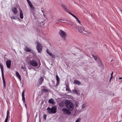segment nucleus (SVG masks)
Listing matches in <instances>:
<instances>
[{"label":"nucleus","mask_w":122,"mask_h":122,"mask_svg":"<svg viewBox=\"0 0 122 122\" xmlns=\"http://www.w3.org/2000/svg\"><path fill=\"white\" fill-rule=\"evenodd\" d=\"M66 107L69 110L71 111L73 108V105L72 103L66 100L65 102Z\"/></svg>","instance_id":"1"},{"label":"nucleus","mask_w":122,"mask_h":122,"mask_svg":"<svg viewBox=\"0 0 122 122\" xmlns=\"http://www.w3.org/2000/svg\"><path fill=\"white\" fill-rule=\"evenodd\" d=\"M56 107L55 106H54L51 108L48 107L47 109V112L49 114L55 113L56 112Z\"/></svg>","instance_id":"2"},{"label":"nucleus","mask_w":122,"mask_h":122,"mask_svg":"<svg viewBox=\"0 0 122 122\" xmlns=\"http://www.w3.org/2000/svg\"><path fill=\"white\" fill-rule=\"evenodd\" d=\"M26 1L29 6L30 7V10L32 12V14L34 15L35 11V10L34 7L32 6V4L30 0H26Z\"/></svg>","instance_id":"3"},{"label":"nucleus","mask_w":122,"mask_h":122,"mask_svg":"<svg viewBox=\"0 0 122 122\" xmlns=\"http://www.w3.org/2000/svg\"><path fill=\"white\" fill-rule=\"evenodd\" d=\"M44 19L42 21L41 20H38L36 22V24L37 26H41L44 25L45 21L46 18H44Z\"/></svg>","instance_id":"4"},{"label":"nucleus","mask_w":122,"mask_h":122,"mask_svg":"<svg viewBox=\"0 0 122 122\" xmlns=\"http://www.w3.org/2000/svg\"><path fill=\"white\" fill-rule=\"evenodd\" d=\"M37 44L36 46V48L38 52L41 53L42 51V45L38 42H37Z\"/></svg>","instance_id":"5"},{"label":"nucleus","mask_w":122,"mask_h":122,"mask_svg":"<svg viewBox=\"0 0 122 122\" xmlns=\"http://www.w3.org/2000/svg\"><path fill=\"white\" fill-rule=\"evenodd\" d=\"M62 111H63L64 114L66 115H70L71 114V112L69 109L66 108H63Z\"/></svg>","instance_id":"6"},{"label":"nucleus","mask_w":122,"mask_h":122,"mask_svg":"<svg viewBox=\"0 0 122 122\" xmlns=\"http://www.w3.org/2000/svg\"><path fill=\"white\" fill-rule=\"evenodd\" d=\"M30 64L33 66H36L37 65V63L35 60L32 59L30 60L29 61Z\"/></svg>","instance_id":"7"},{"label":"nucleus","mask_w":122,"mask_h":122,"mask_svg":"<svg viewBox=\"0 0 122 122\" xmlns=\"http://www.w3.org/2000/svg\"><path fill=\"white\" fill-rule=\"evenodd\" d=\"M59 34L63 38H65L66 36V33L63 30H60Z\"/></svg>","instance_id":"8"},{"label":"nucleus","mask_w":122,"mask_h":122,"mask_svg":"<svg viewBox=\"0 0 122 122\" xmlns=\"http://www.w3.org/2000/svg\"><path fill=\"white\" fill-rule=\"evenodd\" d=\"M62 20L64 21H66V22H63L67 24H70V25H72L73 23V22H72L71 20H66L65 19L64 20Z\"/></svg>","instance_id":"9"},{"label":"nucleus","mask_w":122,"mask_h":122,"mask_svg":"<svg viewBox=\"0 0 122 122\" xmlns=\"http://www.w3.org/2000/svg\"><path fill=\"white\" fill-rule=\"evenodd\" d=\"M11 61L10 60H7L6 61V64L7 67L10 68V67Z\"/></svg>","instance_id":"10"},{"label":"nucleus","mask_w":122,"mask_h":122,"mask_svg":"<svg viewBox=\"0 0 122 122\" xmlns=\"http://www.w3.org/2000/svg\"><path fill=\"white\" fill-rule=\"evenodd\" d=\"M2 77L3 80V83L4 86L3 88H5V81L4 79V75H2Z\"/></svg>","instance_id":"11"},{"label":"nucleus","mask_w":122,"mask_h":122,"mask_svg":"<svg viewBox=\"0 0 122 122\" xmlns=\"http://www.w3.org/2000/svg\"><path fill=\"white\" fill-rule=\"evenodd\" d=\"M12 11L14 14H16L18 12L17 9L14 7H13L12 8Z\"/></svg>","instance_id":"12"},{"label":"nucleus","mask_w":122,"mask_h":122,"mask_svg":"<svg viewBox=\"0 0 122 122\" xmlns=\"http://www.w3.org/2000/svg\"><path fill=\"white\" fill-rule=\"evenodd\" d=\"M61 5L62 7L66 12L68 13L69 12V11L67 9V7L65 5L63 4H61Z\"/></svg>","instance_id":"13"},{"label":"nucleus","mask_w":122,"mask_h":122,"mask_svg":"<svg viewBox=\"0 0 122 122\" xmlns=\"http://www.w3.org/2000/svg\"><path fill=\"white\" fill-rule=\"evenodd\" d=\"M76 28L80 33H82V30H84L83 28L80 27H76Z\"/></svg>","instance_id":"14"},{"label":"nucleus","mask_w":122,"mask_h":122,"mask_svg":"<svg viewBox=\"0 0 122 122\" xmlns=\"http://www.w3.org/2000/svg\"><path fill=\"white\" fill-rule=\"evenodd\" d=\"M16 76V77L20 80H21V76L19 73L18 71H16L15 72Z\"/></svg>","instance_id":"15"},{"label":"nucleus","mask_w":122,"mask_h":122,"mask_svg":"<svg viewBox=\"0 0 122 122\" xmlns=\"http://www.w3.org/2000/svg\"><path fill=\"white\" fill-rule=\"evenodd\" d=\"M0 67L2 73V75H4L3 67V65L1 63H0Z\"/></svg>","instance_id":"16"},{"label":"nucleus","mask_w":122,"mask_h":122,"mask_svg":"<svg viewBox=\"0 0 122 122\" xmlns=\"http://www.w3.org/2000/svg\"><path fill=\"white\" fill-rule=\"evenodd\" d=\"M20 17L21 19H22L23 18V15L22 11L21 9L20 8Z\"/></svg>","instance_id":"17"},{"label":"nucleus","mask_w":122,"mask_h":122,"mask_svg":"<svg viewBox=\"0 0 122 122\" xmlns=\"http://www.w3.org/2000/svg\"><path fill=\"white\" fill-rule=\"evenodd\" d=\"M44 80V78L43 77H41L39 80V84L41 85Z\"/></svg>","instance_id":"18"},{"label":"nucleus","mask_w":122,"mask_h":122,"mask_svg":"<svg viewBox=\"0 0 122 122\" xmlns=\"http://www.w3.org/2000/svg\"><path fill=\"white\" fill-rule=\"evenodd\" d=\"M92 56L94 58V59L96 61L97 60V61H98H98L99 62H100L101 61H100V60L99 59H98V58L97 56L94 55L93 54H92Z\"/></svg>","instance_id":"19"},{"label":"nucleus","mask_w":122,"mask_h":122,"mask_svg":"<svg viewBox=\"0 0 122 122\" xmlns=\"http://www.w3.org/2000/svg\"><path fill=\"white\" fill-rule=\"evenodd\" d=\"M75 84L78 85H80L81 83V82L79 81L78 80H75L73 82Z\"/></svg>","instance_id":"20"},{"label":"nucleus","mask_w":122,"mask_h":122,"mask_svg":"<svg viewBox=\"0 0 122 122\" xmlns=\"http://www.w3.org/2000/svg\"><path fill=\"white\" fill-rule=\"evenodd\" d=\"M49 102L50 103L52 104H54V100L52 98H51L49 100Z\"/></svg>","instance_id":"21"},{"label":"nucleus","mask_w":122,"mask_h":122,"mask_svg":"<svg viewBox=\"0 0 122 122\" xmlns=\"http://www.w3.org/2000/svg\"><path fill=\"white\" fill-rule=\"evenodd\" d=\"M81 33L83 35H85L87 36L88 35V33L86 31L84 30H82V33Z\"/></svg>","instance_id":"22"},{"label":"nucleus","mask_w":122,"mask_h":122,"mask_svg":"<svg viewBox=\"0 0 122 122\" xmlns=\"http://www.w3.org/2000/svg\"><path fill=\"white\" fill-rule=\"evenodd\" d=\"M59 106L61 107H63L64 106V104L63 102H61L59 103Z\"/></svg>","instance_id":"23"},{"label":"nucleus","mask_w":122,"mask_h":122,"mask_svg":"<svg viewBox=\"0 0 122 122\" xmlns=\"http://www.w3.org/2000/svg\"><path fill=\"white\" fill-rule=\"evenodd\" d=\"M25 50L27 52H30L31 51V50L27 46L25 47Z\"/></svg>","instance_id":"24"},{"label":"nucleus","mask_w":122,"mask_h":122,"mask_svg":"<svg viewBox=\"0 0 122 122\" xmlns=\"http://www.w3.org/2000/svg\"><path fill=\"white\" fill-rule=\"evenodd\" d=\"M22 100L23 101V102L24 103H25V96H22Z\"/></svg>","instance_id":"25"},{"label":"nucleus","mask_w":122,"mask_h":122,"mask_svg":"<svg viewBox=\"0 0 122 122\" xmlns=\"http://www.w3.org/2000/svg\"><path fill=\"white\" fill-rule=\"evenodd\" d=\"M42 91L43 92H49V90L46 89H43L42 90Z\"/></svg>","instance_id":"26"},{"label":"nucleus","mask_w":122,"mask_h":122,"mask_svg":"<svg viewBox=\"0 0 122 122\" xmlns=\"http://www.w3.org/2000/svg\"><path fill=\"white\" fill-rule=\"evenodd\" d=\"M49 55L53 58H54L55 57V55L53 54H52V53H51L50 52Z\"/></svg>","instance_id":"27"},{"label":"nucleus","mask_w":122,"mask_h":122,"mask_svg":"<svg viewBox=\"0 0 122 122\" xmlns=\"http://www.w3.org/2000/svg\"><path fill=\"white\" fill-rule=\"evenodd\" d=\"M72 92L74 94H76L77 95H78L77 94V92L76 90H74L72 91Z\"/></svg>","instance_id":"28"},{"label":"nucleus","mask_w":122,"mask_h":122,"mask_svg":"<svg viewBox=\"0 0 122 122\" xmlns=\"http://www.w3.org/2000/svg\"><path fill=\"white\" fill-rule=\"evenodd\" d=\"M86 107V104H83L82 106V109H84Z\"/></svg>","instance_id":"29"},{"label":"nucleus","mask_w":122,"mask_h":122,"mask_svg":"<svg viewBox=\"0 0 122 122\" xmlns=\"http://www.w3.org/2000/svg\"><path fill=\"white\" fill-rule=\"evenodd\" d=\"M75 18L76 20V21L78 22V23H79L80 24H81L80 22L77 17H76Z\"/></svg>","instance_id":"30"},{"label":"nucleus","mask_w":122,"mask_h":122,"mask_svg":"<svg viewBox=\"0 0 122 122\" xmlns=\"http://www.w3.org/2000/svg\"><path fill=\"white\" fill-rule=\"evenodd\" d=\"M21 68L22 69H23L24 70V71H26V68H25V66H23V67H21Z\"/></svg>","instance_id":"31"},{"label":"nucleus","mask_w":122,"mask_h":122,"mask_svg":"<svg viewBox=\"0 0 122 122\" xmlns=\"http://www.w3.org/2000/svg\"><path fill=\"white\" fill-rule=\"evenodd\" d=\"M81 121V119L80 118H78L76 121L75 122H80Z\"/></svg>","instance_id":"32"},{"label":"nucleus","mask_w":122,"mask_h":122,"mask_svg":"<svg viewBox=\"0 0 122 122\" xmlns=\"http://www.w3.org/2000/svg\"><path fill=\"white\" fill-rule=\"evenodd\" d=\"M56 80L57 81H59L60 79L57 75H56Z\"/></svg>","instance_id":"33"},{"label":"nucleus","mask_w":122,"mask_h":122,"mask_svg":"<svg viewBox=\"0 0 122 122\" xmlns=\"http://www.w3.org/2000/svg\"><path fill=\"white\" fill-rule=\"evenodd\" d=\"M9 114H10V112H9V111L8 110H7V116H6V117H8L9 115Z\"/></svg>","instance_id":"34"},{"label":"nucleus","mask_w":122,"mask_h":122,"mask_svg":"<svg viewBox=\"0 0 122 122\" xmlns=\"http://www.w3.org/2000/svg\"><path fill=\"white\" fill-rule=\"evenodd\" d=\"M8 118V117H6V118L5 120V121L4 122H7Z\"/></svg>","instance_id":"35"},{"label":"nucleus","mask_w":122,"mask_h":122,"mask_svg":"<svg viewBox=\"0 0 122 122\" xmlns=\"http://www.w3.org/2000/svg\"><path fill=\"white\" fill-rule=\"evenodd\" d=\"M47 115L46 114H44L43 116V117L44 118L45 120H46V119Z\"/></svg>","instance_id":"36"},{"label":"nucleus","mask_w":122,"mask_h":122,"mask_svg":"<svg viewBox=\"0 0 122 122\" xmlns=\"http://www.w3.org/2000/svg\"><path fill=\"white\" fill-rule=\"evenodd\" d=\"M46 52L48 54H49V53H50V51H49V49H46Z\"/></svg>","instance_id":"37"},{"label":"nucleus","mask_w":122,"mask_h":122,"mask_svg":"<svg viewBox=\"0 0 122 122\" xmlns=\"http://www.w3.org/2000/svg\"><path fill=\"white\" fill-rule=\"evenodd\" d=\"M25 92V91L24 90L22 92V96H25L24 93Z\"/></svg>","instance_id":"38"},{"label":"nucleus","mask_w":122,"mask_h":122,"mask_svg":"<svg viewBox=\"0 0 122 122\" xmlns=\"http://www.w3.org/2000/svg\"><path fill=\"white\" fill-rule=\"evenodd\" d=\"M69 13L70 15H71L73 17L74 16V15L73 14H72L69 11V12L68 13Z\"/></svg>","instance_id":"39"},{"label":"nucleus","mask_w":122,"mask_h":122,"mask_svg":"<svg viewBox=\"0 0 122 122\" xmlns=\"http://www.w3.org/2000/svg\"><path fill=\"white\" fill-rule=\"evenodd\" d=\"M11 18L12 19H16V18L13 16H12L11 17Z\"/></svg>","instance_id":"40"},{"label":"nucleus","mask_w":122,"mask_h":122,"mask_svg":"<svg viewBox=\"0 0 122 122\" xmlns=\"http://www.w3.org/2000/svg\"><path fill=\"white\" fill-rule=\"evenodd\" d=\"M66 91H70V90L69 88H66Z\"/></svg>","instance_id":"41"},{"label":"nucleus","mask_w":122,"mask_h":122,"mask_svg":"<svg viewBox=\"0 0 122 122\" xmlns=\"http://www.w3.org/2000/svg\"><path fill=\"white\" fill-rule=\"evenodd\" d=\"M59 81H57L56 84L58 85L59 83Z\"/></svg>","instance_id":"42"},{"label":"nucleus","mask_w":122,"mask_h":122,"mask_svg":"<svg viewBox=\"0 0 122 122\" xmlns=\"http://www.w3.org/2000/svg\"><path fill=\"white\" fill-rule=\"evenodd\" d=\"M66 88H68L69 87V85L68 84H66Z\"/></svg>","instance_id":"43"},{"label":"nucleus","mask_w":122,"mask_h":122,"mask_svg":"<svg viewBox=\"0 0 122 122\" xmlns=\"http://www.w3.org/2000/svg\"><path fill=\"white\" fill-rule=\"evenodd\" d=\"M112 77H113V76H111L110 78V80H109V81H111V80L112 79Z\"/></svg>","instance_id":"44"},{"label":"nucleus","mask_w":122,"mask_h":122,"mask_svg":"<svg viewBox=\"0 0 122 122\" xmlns=\"http://www.w3.org/2000/svg\"><path fill=\"white\" fill-rule=\"evenodd\" d=\"M113 74V72H112V73H111V76H112V75Z\"/></svg>","instance_id":"45"},{"label":"nucleus","mask_w":122,"mask_h":122,"mask_svg":"<svg viewBox=\"0 0 122 122\" xmlns=\"http://www.w3.org/2000/svg\"><path fill=\"white\" fill-rule=\"evenodd\" d=\"M28 68L29 69H30L32 68L31 66H29L28 67Z\"/></svg>","instance_id":"46"},{"label":"nucleus","mask_w":122,"mask_h":122,"mask_svg":"<svg viewBox=\"0 0 122 122\" xmlns=\"http://www.w3.org/2000/svg\"><path fill=\"white\" fill-rule=\"evenodd\" d=\"M78 107V104H76V108H77V107Z\"/></svg>","instance_id":"47"},{"label":"nucleus","mask_w":122,"mask_h":122,"mask_svg":"<svg viewBox=\"0 0 122 122\" xmlns=\"http://www.w3.org/2000/svg\"><path fill=\"white\" fill-rule=\"evenodd\" d=\"M25 106L26 108H27V105H26V104H25Z\"/></svg>","instance_id":"48"},{"label":"nucleus","mask_w":122,"mask_h":122,"mask_svg":"<svg viewBox=\"0 0 122 122\" xmlns=\"http://www.w3.org/2000/svg\"><path fill=\"white\" fill-rule=\"evenodd\" d=\"M41 11L43 13H44V11H43V10L42 9H41Z\"/></svg>","instance_id":"49"},{"label":"nucleus","mask_w":122,"mask_h":122,"mask_svg":"<svg viewBox=\"0 0 122 122\" xmlns=\"http://www.w3.org/2000/svg\"><path fill=\"white\" fill-rule=\"evenodd\" d=\"M119 79H122V77H120V78H119Z\"/></svg>","instance_id":"50"},{"label":"nucleus","mask_w":122,"mask_h":122,"mask_svg":"<svg viewBox=\"0 0 122 122\" xmlns=\"http://www.w3.org/2000/svg\"><path fill=\"white\" fill-rule=\"evenodd\" d=\"M75 18L76 17L74 15V16L73 17Z\"/></svg>","instance_id":"51"},{"label":"nucleus","mask_w":122,"mask_h":122,"mask_svg":"<svg viewBox=\"0 0 122 122\" xmlns=\"http://www.w3.org/2000/svg\"><path fill=\"white\" fill-rule=\"evenodd\" d=\"M43 15H44V16H45V15H44V14H43Z\"/></svg>","instance_id":"52"}]
</instances>
